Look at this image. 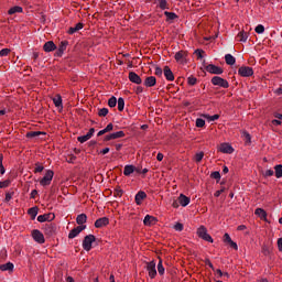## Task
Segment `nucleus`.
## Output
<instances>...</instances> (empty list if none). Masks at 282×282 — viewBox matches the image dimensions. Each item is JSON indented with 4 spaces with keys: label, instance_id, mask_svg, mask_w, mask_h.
<instances>
[{
    "label": "nucleus",
    "instance_id": "obj_59",
    "mask_svg": "<svg viewBox=\"0 0 282 282\" xmlns=\"http://www.w3.org/2000/svg\"><path fill=\"white\" fill-rule=\"evenodd\" d=\"M36 195H39V191L33 189L30 194L31 199H36Z\"/></svg>",
    "mask_w": 282,
    "mask_h": 282
},
{
    "label": "nucleus",
    "instance_id": "obj_58",
    "mask_svg": "<svg viewBox=\"0 0 282 282\" xmlns=\"http://www.w3.org/2000/svg\"><path fill=\"white\" fill-rule=\"evenodd\" d=\"M271 124H273L274 127H281L282 122H281V120L273 119V120L271 121Z\"/></svg>",
    "mask_w": 282,
    "mask_h": 282
},
{
    "label": "nucleus",
    "instance_id": "obj_33",
    "mask_svg": "<svg viewBox=\"0 0 282 282\" xmlns=\"http://www.w3.org/2000/svg\"><path fill=\"white\" fill-rule=\"evenodd\" d=\"M200 116H202V118H205V120H208V122H215V120H219V115L210 116V115L204 113V115H200Z\"/></svg>",
    "mask_w": 282,
    "mask_h": 282
},
{
    "label": "nucleus",
    "instance_id": "obj_60",
    "mask_svg": "<svg viewBox=\"0 0 282 282\" xmlns=\"http://www.w3.org/2000/svg\"><path fill=\"white\" fill-rule=\"evenodd\" d=\"M12 195H14V193H7L4 200L10 202L12 199Z\"/></svg>",
    "mask_w": 282,
    "mask_h": 282
},
{
    "label": "nucleus",
    "instance_id": "obj_46",
    "mask_svg": "<svg viewBox=\"0 0 282 282\" xmlns=\"http://www.w3.org/2000/svg\"><path fill=\"white\" fill-rule=\"evenodd\" d=\"M194 160L197 163L202 162L204 160V152L196 153Z\"/></svg>",
    "mask_w": 282,
    "mask_h": 282
},
{
    "label": "nucleus",
    "instance_id": "obj_45",
    "mask_svg": "<svg viewBox=\"0 0 282 282\" xmlns=\"http://www.w3.org/2000/svg\"><path fill=\"white\" fill-rule=\"evenodd\" d=\"M254 31L257 34H263L265 32V26H263L262 24H258Z\"/></svg>",
    "mask_w": 282,
    "mask_h": 282
},
{
    "label": "nucleus",
    "instance_id": "obj_27",
    "mask_svg": "<svg viewBox=\"0 0 282 282\" xmlns=\"http://www.w3.org/2000/svg\"><path fill=\"white\" fill-rule=\"evenodd\" d=\"M135 173V165H126L123 169V175H126V177H129V175Z\"/></svg>",
    "mask_w": 282,
    "mask_h": 282
},
{
    "label": "nucleus",
    "instance_id": "obj_7",
    "mask_svg": "<svg viewBox=\"0 0 282 282\" xmlns=\"http://www.w3.org/2000/svg\"><path fill=\"white\" fill-rule=\"evenodd\" d=\"M219 153H226L228 155H231V153H235V148L228 142L220 143L218 145Z\"/></svg>",
    "mask_w": 282,
    "mask_h": 282
},
{
    "label": "nucleus",
    "instance_id": "obj_43",
    "mask_svg": "<svg viewBox=\"0 0 282 282\" xmlns=\"http://www.w3.org/2000/svg\"><path fill=\"white\" fill-rule=\"evenodd\" d=\"M196 127L198 129H202V128L206 127V121L202 118L196 119Z\"/></svg>",
    "mask_w": 282,
    "mask_h": 282
},
{
    "label": "nucleus",
    "instance_id": "obj_16",
    "mask_svg": "<svg viewBox=\"0 0 282 282\" xmlns=\"http://www.w3.org/2000/svg\"><path fill=\"white\" fill-rule=\"evenodd\" d=\"M163 74L165 79L169 80V83H173V80H175V75L173 74V70H171V67L164 66Z\"/></svg>",
    "mask_w": 282,
    "mask_h": 282
},
{
    "label": "nucleus",
    "instance_id": "obj_24",
    "mask_svg": "<svg viewBox=\"0 0 282 282\" xmlns=\"http://www.w3.org/2000/svg\"><path fill=\"white\" fill-rule=\"evenodd\" d=\"M53 104L57 109H63V97L61 96V94L55 95V97L53 98Z\"/></svg>",
    "mask_w": 282,
    "mask_h": 282
},
{
    "label": "nucleus",
    "instance_id": "obj_44",
    "mask_svg": "<svg viewBox=\"0 0 282 282\" xmlns=\"http://www.w3.org/2000/svg\"><path fill=\"white\" fill-rule=\"evenodd\" d=\"M0 175H6V167L3 166V154H0Z\"/></svg>",
    "mask_w": 282,
    "mask_h": 282
},
{
    "label": "nucleus",
    "instance_id": "obj_34",
    "mask_svg": "<svg viewBox=\"0 0 282 282\" xmlns=\"http://www.w3.org/2000/svg\"><path fill=\"white\" fill-rule=\"evenodd\" d=\"M237 39L240 43H246V41H248V33L241 31L238 33Z\"/></svg>",
    "mask_w": 282,
    "mask_h": 282
},
{
    "label": "nucleus",
    "instance_id": "obj_32",
    "mask_svg": "<svg viewBox=\"0 0 282 282\" xmlns=\"http://www.w3.org/2000/svg\"><path fill=\"white\" fill-rule=\"evenodd\" d=\"M28 215H30L31 219H36V215H39V208L36 206L29 208Z\"/></svg>",
    "mask_w": 282,
    "mask_h": 282
},
{
    "label": "nucleus",
    "instance_id": "obj_47",
    "mask_svg": "<svg viewBox=\"0 0 282 282\" xmlns=\"http://www.w3.org/2000/svg\"><path fill=\"white\" fill-rule=\"evenodd\" d=\"M118 105V99H116V97H111L109 100H108V106L113 108Z\"/></svg>",
    "mask_w": 282,
    "mask_h": 282
},
{
    "label": "nucleus",
    "instance_id": "obj_29",
    "mask_svg": "<svg viewBox=\"0 0 282 282\" xmlns=\"http://www.w3.org/2000/svg\"><path fill=\"white\" fill-rule=\"evenodd\" d=\"M76 224H78V226H85L84 224H87V215L79 214L76 218Z\"/></svg>",
    "mask_w": 282,
    "mask_h": 282
},
{
    "label": "nucleus",
    "instance_id": "obj_21",
    "mask_svg": "<svg viewBox=\"0 0 282 282\" xmlns=\"http://www.w3.org/2000/svg\"><path fill=\"white\" fill-rule=\"evenodd\" d=\"M144 199H147V193L143 191L139 192L134 197L137 206H140Z\"/></svg>",
    "mask_w": 282,
    "mask_h": 282
},
{
    "label": "nucleus",
    "instance_id": "obj_41",
    "mask_svg": "<svg viewBox=\"0 0 282 282\" xmlns=\"http://www.w3.org/2000/svg\"><path fill=\"white\" fill-rule=\"evenodd\" d=\"M123 194H124V191H122V188L120 187H116L113 191V197H122Z\"/></svg>",
    "mask_w": 282,
    "mask_h": 282
},
{
    "label": "nucleus",
    "instance_id": "obj_38",
    "mask_svg": "<svg viewBox=\"0 0 282 282\" xmlns=\"http://www.w3.org/2000/svg\"><path fill=\"white\" fill-rule=\"evenodd\" d=\"M45 132L41 131H30L26 133V138H39V135H43Z\"/></svg>",
    "mask_w": 282,
    "mask_h": 282
},
{
    "label": "nucleus",
    "instance_id": "obj_31",
    "mask_svg": "<svg viewBox=\"0 0 282 282\" xmlns=\"http://www.w3.org/2000/svg\"><path fill=\"white\" fill-rule=\"evenodd\" d=\"M225 63L227 65H235V63H237V58H235V56H232V54H226L225 55Z\"/></svg>",
    "mask_w": 282,
    "mask_h": 282
},
{
    "label": "nucleus",
    "instance_id": "obj_57",
    "mask_svg": "<svg viewBox=\"0 0 282 282\" xmlns=\"http://www.w3.org/2000/svg\"><path fill=\"white\" fill-rule=\"evenodd\" d=\"M272 175H274V171H273V170H267V171L263 173V176H264V177H272Z\"/></svg>",
    "mask_w": 282,
    "mask_h": 282
},
{
    "label": "nucleus",
    "instance_id": "obj_51",
    "mask_svg": "<svg viewBox=\"0 0 282 282\" xmlns=\"http://www.w3.org/2000/svg\"><path fill=\"white\" fill-rule=\"evenodd\" d=\"M45 167L39 163L35 164L34 173H43Z\"/></svg>",
    "mask_w": 282,
    "mask_h": 282
},
{
    "label": "nucleus",
    "instance_id": "obj_37",
    "mask_svg": "<svg viewBox=\"0 0 282 282\" xmlns=\"http://www.w3.org/2000/svg\"><path fill=\"white\" fill-rule=\"evenodd\" d=\"M159 8L161 10H169V1L167 0H158Z\"/></svg>",
    "mask_w": 282,
    "mask_h": 282
},
{
    "label": "nucleus",
    "instance_id": "obj_26",
    "mask_svg": "<svg viewBox=\"0 0 282 282\" xmlns=\"http://www.w3.org/2000/svg\"><path fill=\"white\" fill-rule=\"evenodd\" d=\"M158 79L154 76L147 77L144 80L145 87H155Z\"/></svg>",
    "mask_w": 282,
    "mask_h": 282
},
{
    "label": "nucleus",
    "instance_id": "obj_54",
    "mask_svg": "<svg viewBox=\"0 0 282 282\" xmlns=\"http://www.w3.org/2000/svg\"><path fill=\"white\" fill-rule=\"evenodd\" d=\"M195 54H196V56H197L198 59L204 58V50L197 48V50L195 51Z\"/></svg>",
    "mask_w": 282,
    "mask_h": 282
},
{
    "label": "nucleus",
    "instance_id": "obj_28",
    "mask_svg": "<svg viewBox=\"0 0 282 282\" xmlns=\"http://www.w3.org/2000/svg\"><path fill=\"white\" fill-rule=\"evenodd\" d=\"M43 50L44 52H54V50H56V44H54L52 41H48L44 44Z\"/></svg>",
    "mask_w": 282,
    "mask_h": 282
},
{
    "label": "nucleus",
    "instance_id": "obj_52",
    "mask_svg": "<svg viewBox=\"0 0 282 282\" xmlns=\"http://www.w3.org/2000/svg\"><path fill=\"white\" fill-rule=\"evenodd\" d=\"M174 230H176L177 232H182V230H184V225L181 223H176L174 225Z\"/></svg>",
    "mask_w": 282,
    "mask_h": 282
},
{
    "label": "nucleus",
    "instance_id": "obj_62",
    "mask_svg": "<svg viewBox=\"0 0 282 282\" xmlns=\"http://www.w3.org/2000/svg\"><path fill=\"white\" fill-rule=\"evenodd\" d=\"M278 250L282 252V238L278 239Z\"/></svg>",
    "mask_w": 282,
    "mask_h": 282
},
{
    "label": "nucleus",
    "instance_id": "obj_40",
    "mask_svg": "<svg viewBox=\"0 0 282 282\" xmlns=\"http://www.w3.org/2000/svg\"><path fill=\"white\" fill-rule=\"evenodd\" d=\"M118 105V111H124V99L120 97L117 101Z\"/></svg>",
    "mask_w": 282,
    "mask_h": 282
},
{
    "label": "nucleus",
    "instance_id": "obj_3",
    "mask_svg": "<svg viewBox=\"0 0 282 282\" xmlns=\"http://www.w3.org/2000/svg\"><path fill=\"white\" fill-rule=\"evenodd\" d=\"M212 85L216 87H223V89H228V87H230V84L219 76H214L212 78Z\"/></svg>",
    "mask_w": 282,
    "mask_h": 282
},
{
    "label": "nucleus",
    "instance_id": "obj_19",
    "mask_svg": "<svg viewBox=\"0 0 282 282\" xmlns=\"http://www.w3.org/2000/svg\"><path fill=\"white\" fill-rule=\"evenodd\" d=\"M130 83H134V85H142V78L135 72H130L128 76Z\"/></svg>",
    "mask_w": 282,
    "mask_h": 282
},
{
    "label": "nucleus",
    "instance_id": "obj_39",
    "mask_svg": "<svg viewBox=\"0 0 282 282\" xmlns=\"http://www.w3.org/2000/svg\"><path fill=\"white\" fill-rule=\"evenodd\" d=\"M164 14L166 15L167 21H175V19H177V14L174 12L165 11Z\"/></svg>",
    "mask_w": 282,
    "mask_h": 282
},
{
    "label": "nucleus",
    "instance_id": "obj_12",
    "mask_svg": "<svg viewBox=\"0 0 282 282\" xmlns=\"http://www.w3.org/2000/svg\"><path fill=\"white\" fill-rule=\"evenodd\" d=\"M54 219H56V215H54V213L37 216V221L40 224H44V221H54Z\"/></svg>",
    "mask_w": 282,
    "mask_h": 282
},
{
    "label": "nucleus",
    "instance_id": "obj_14",
    "mask_svg": "<svg viewBox=\"0 0 282 282\" xmlns=\"http://www.w3.org/2000/svg\"><path fill=\"white\" fill-rule=\"evenodd\" d=\"M94 133H96V129L90 128L86 135H82L77 138V141L80 142V144H85L87 140H91L94 137Z\"/></svg>",
    "mask_w": 282,
    "mask_h": 282
},
{
    "label": "nucleus",
    "instance_id": "obj_9",
    "mask_svg": "<svg viewBox=\"0 0 282 282\" xmlns=\"http://www.w3.org/2000/svg\"><path fill=\"white\" fill-rule=\"evenodd\" d=\"M31 237L36 241V243H45V236L39 229H33Z\"/></svg>",
    "mask_w": 282,
    "mask_h": 282
},
{
    "label": "nucleus",
    "instance_id": "obj_49",
    "mask_svg": "<svg viewBox=\"0 0 282 282\" xmlns=\"http://www.w3.org/2000/svg\"><path fill=\"white\" fill-rule=\"evenodd\" d=\"M154 74L155 76L162 77V74H164V70L160 66L154 67Z\"/></svg>",
    "mask_w": 282,
    "mask_h": 282
},
{
    "label": "nucleus",
    "instance_id": "obj_20",
    "mask_svg": "<svg viewBox=\"0 0 282 282\" xmlns=\"http://www.w3.org/2000/svg\"><path fill=\"white\" fill-rule=\"evenodd\" d=\"M254 215H257V217H259L262 221H267L268 223V212H265V209H263V208H256Z\"/></svg>",
    "mask_w": 282,
    "mask_h": 282
},
{
    "label": "nucleus",
    "instance_id": "obj_56",
    "mask_svg": "<svg viewBox=\"0 0 282 282\" xmlns=\"http://www.w3.org/2000/svg\"><path fill=\"white\" fill-rule=\"evenodd\" d=\"M54 231V225H50L48 227L45 228V235H52Z\"/></svg>",
    "mask_w": 282,
    "mask_h": 282
},
{
    "label": "nucleus",
    "instance_id": "obj_35",
    "mask_svg": "<svg viewBox=\"0 0 282 282\" xmlns=\"http://www.w3.org/2000/svg\"><path fill=\"white\" fill-rule=\"evenodd\" d=\"M158 272L160 276H164L165 269H164V264L162 263V258H159Z\"/></svg>",
    "mask_w": 282,
    "mask_h": 282
},
{
    "label": "nucleus",
    "instance_id": "obj_4",
    "mask_svg": "<svg viewBox=\"0 0 282 282\" xmlns=\"http://www.w3.org/2000/svg\"><path fill=\"white\" fill-rule=\"evenodd\" d=\"M96 242V236L94 235H88L84 238L83 240V249L86 250V252H89L91 250V245Z\"/></svg>",
    "mask_w": 282,
    "mask_h": 282
},
{
    "label": "nucleus",
    "instance_id": "obj_23",
    "mask_svg": "<svg viewBox=\"0 0 282 282\" xmlns=\"http://www.w3.org/2000/svg\"><path fill=\"white\" fill-rule=\"evenodd\" d=\"M178 204L182 205L183 207H186L191 204V198L184 194H181L178 196Z\"/></svg>",
    "mask_w": 282,
    "mask_h": 282
},
{
    "label": "nucleus",
    "instance_id": "obj_53",
    "mask_svg": "<svg viewBox=\"0 0 282 282\" xmlns=\"http://www.w3.org/2000/svg\"><path fill=\"white\" fill-rule=\"evenodd\" d=\"M210 177H213V180H221V174L216 171L210 174Z\"/></svg>",
    "mask_w": 282,
    "mask_h": 282
},
{
    "label": "nucleus",
    "instance_id": "obj_48",
    "mask_svg": "<svg viewBox=\"0 0 282 282\" xmlns=\"http://www.w3.org/2000/svg\"><path fill=\"white\" fill-rule=\"evenodd\" d=\"M109 113V109H107V108H101V109H99V111H98V116L100 117V118H105V116H107Z\"/></svg>",
    "mask_w": 282,
    "mask_h": 282
},
{
    "label": "nucleus",
    "instance_id": "obj_10",
    "mask_svg": "<svg viewBox=\"0 0 282 282\" xmlns=\"http://www.w3.org/2000/svg\"><path fill=\"white\" fill-rule=\"evenodd\" d=\"M174 58L176 63H180L181 65H184L186 63V58H188V52L186 51H178L175 55Z\"/></svg>",
    "mask_w": 282,
    "mask_h": 282
},
{
    "label": "nucleus",
    "instance_id": "obj_63",
    "mask_svg": "<svg viewBox=\"0 0 282 282\" xmlns=\"http://www.w3.org/2000/svg\"><path fill=\"white\" fill-rule=\"evenodd\" d=\"M221 193H224V188L216 191V192L214 193V196H215V197H220Z\"/></svg>",
    "mask_w": 282,
    "mask_h": 282
},
{
    "label": "nucleus",
    "instance_id": "obj_64",
    "mask_svg": "<svg viewBox=\"0 0 282 282\" xmlns=\"http://www.w3.org/2000/svg\"><path fill=\"white\" fill-rule=\"evenodd\" d=\"M275 94H276L278 96H282V87L278 88V89L275 90Z\"/></svg>",
    "mask_w": 282,
    "mask_h": 282
},
{
    "label": "nucleus",
    "instance_id": "obj_30",
    "mask_svg": "<svg viewBox=\"0 0 282 282\" xmlns=\"http://www.w3.org/2000/svg\"><path fill=\"white\" fill-rule=\"evenodd\" d=\"M23 12V7L20 6H15L9 9L8 14L12 15V14H21Z\"/></svg>",
    "mask_w": 282,
    "mask_h": 282
},
{
    "label": "nucleus",
    "instance_id": "obj_50",
    "mask_svg": "<svg viewBox=\"0 0 282 282\" xmlns=\"http://www.w3.org/2000/svg\"><path fill=\"white\" fill-rule=\"evenodd\" d=\"M10 184H12V181L10 180H6L0 182V188H8V186H10Z\"/></svg>",
    "mask_w": 282,
    "mask_h": 282
},
{
    "label": "nucleus",
    "instance_id": "obj_42",
    "mask_svg": "<svg viewBox=\"0 0 282 282\" xmlns=\"http://www.w3.org/2000/svg\"><path fill=\"white\" fill-rule=\"evenodd\" d=\"M187 85H191L192 87L195 86V85H197V77H195V76H189V77L187 78Z\"/></svg>",
    "mask_w": 282,
    "mask_h": 282
},
{
    "label": "nucleus",
    "instance_id": "obj_15",
    "mask_svg": "<svg viewBox=\"0 0 282 282\" xmlns=\"http://www.w3.org/2000/svg\"><path fill=\"white\" fill-rule=\"evenodd\" d=\"M158 217L155 216H151V215H145L144 219H143V226H155L158 224Z\"/></svg>",
    "mask_w": 282,
    "mask_h": 282
},
{
    "label": "nucleus",
    "instance_id": "obj_11",
    "mask_svg": "<svg viewBox=\"0 0 282 282\" xmlns=\"http://www.w3.org/2000/svg\"><path fill=\"white\" fill-rule=\"evenodd\" d=\"M87 228V225L77 226L74 229H72L68 234V239H76V236L83 232Z\"/></svg>",
    "mask_w": 282,
    "mask_h": 282
},
{
    "label": "nucleus",
    "instance_id": "obj_61",
    "mask_svg": "<svg viewBox=\"0 0 282 282\" xmlns=\"http://www.w3.org/2000/svg\"><path fill=\"white\" fill-rule=\"evenodd\" d=\"M156 160L158 162H162V160H164V154H162V152H159L156 155Z\"/></svg>",
    "mask_w": 282,
    "mask_h": 282
},
{
    "label": "nucleus",
    "instance_id": "obj_36",
    "mask_svg": "<svg viewBox=\"0 0 282 282\" xmlns=\"http://www.w3.org/2000/svg\"><path fill=\"white\" fill-rule=\"evenodd\" d=\"M274 171H275V177L278 180H281V177H282V165L281 164L275 165Z\"/></svg>",
    "mask_w": 282,
    "mask_h": 282
},
{
    "label": "nucleus",
    "instance_id": "obj_5",
    "mask_svg": "<svg viewBox=\"0 0 282 282\" xmlns=\"http://www.w3.org/2000/svg\"><path fill=\"white\" fill-rule=\"evenodd\" d=\"M238 74L239 76H241L242 78H250V76L254 75V69H252V67L250 66H241L238 69Z\"/></svg>",
    "mask_w": 282,
    "mask_h": 282
},
{
    "label": "nucleus",
    "instance_id": "obj_8",
    "mask_svg": "<svg viewBox=\"0 0 282 282\" xmlns=\"http://www.w3.org/2000/svg\"><path fill=\"white\" fill-rule=\"evenodd\" d=\"M145 270L148 272V275L151 279H155V276H158V270L155 269V261L152 260L150 262H147Z\"/></svg>",
    "mask_w": 282,
    "mask_h": 282
},
{
    "label": "nucleus",
    "instance_id": "obj_13",
    "mask_svg": "<svg viewBox=\"0 0 282 282\" xmlns=\"http://www.w3.org/2000/svg\"><path fill=\"white\" fill-rule=\"evenodd\" d=\"M124 131H117V132H113V133H110V134H107L105 137V142H109L111 140H118L120 138H124Z\"/></svg>",
    "mask_w": 282,
    "mask_h": 282
},
{
    "label": "nucleus",
    "instance_id": "obj_2",
    "mask_svg": "<svg viewBox=\"0 0 282 282\" xmlns=\"http://www.w3.org/2000/svg\"><path fill=\"white\" fill-rule=\"evenodd\" d=\"M52 180H54V171L47 170L45 175L40 180V185L50 186V184H52Z\"/></svg>",
    "mask_w": 282,
    "mask_h": 282
},
{
    "label": "nucleus",
    "instance_id": "obj_25",
    "mask_svg": "<svg viewBox=\"0 0 282 282\" xmlns=\"http://www.w3.org/2000/svg\"><path fill=\"white\" fill-rule=\"evenodd\" d=\"M0 270L2 272H12L14 270V263L7 262L4 264H0Z\"/></svg>",
    "mask_w": 282,
    "mask_h": 282
},
{
    "label": "nucleus",
    "instance_id": "obj_55",
    "mask_svg": "<svg viewBox=\"0 0 282 282\" xmlns=\"http://www.w3.org/2000/svg\"><path fill=\"white\" fill-rule=\"evenodd\" d=\"M10 48H2L0 51V56L3 57V56H8V54H10Z\"/></svg>",
    "mask_w": 282,
    "mask_h": 282
},
{
    "label": "nucleus",
    "instance_id": "obj_18",
    "mask_svg": "<svg viewBox=\"0 0 282 282\" xmlns=\"http://www.w3.org/2000/svg\"><path fill=\"white\" fill-rule=\"evenodd\" d=\"M107 226H109V218L108 217H101V218H98L95 221V228H105Z\"/></svg>",
    "mask_w": 282,
    "mask_h": 282
},
{
    "label": "nucleus",
    "instance_id": "obj_22",
    "mask_svg": "<svg viewBox=\"0 0 282 282\" xmlns=\"http://www.w3.org/2000/svg\"><path fill=\"white\" fill-rule=\"evenodd\" d=\"M85 28V24L83 22H78L75 26H70L67 31V34H76V32H79V30H83Z\"/></svg>",
    "mask_w": 282,
    "mask_h": 282
},
{
    "label": "nucleus",
    "instance_id": "obj_1",
    "mask_svg": "<svg viewBox=\"0 0 282 282\" xmlns=\"http://www.w3.org/2000/svg\"><path fill=\"white\" fill-rule=\"evenodd\" d=\"M196 235L197 237H199V239H203V241H208V243H213L215 241L213 239V236L208 234V229L204 225L197 228Z\"/></svg>",
    "mask_w": 282,
    "mask_h": 282
},
{
    "label": "nucleus",
    "instance_id": "obj_6",
    "mask_svg": "<svg viewBox=\"0 0 282 282\" xmlns=\"http://www.w3.org/2000/svg\"><path fill=\"white\" fill-rule=\"evenodd\" d=\"M205 69L208 74H214L216 76H220V74H224V69L220 66L214 64L206 65Z\"/></svg>",
    "mask_w": 282,
    "mask_h": 282
},
{
    "label": "nucleus",
    "instance_id": "obj_17",
    "mask_svg": "<svg viewBox=\"0 0 282 282\" xmlns=\"http://www.w3.org/2000/svg\"><path fill=\"white\" fill-rule=\"evenodd\" d=\"M224 243H227L234 250H239V246L237 245V242L232 241V238H230L229 234L224 235Z\"/></svg>",
    "mask_w": 282,
    "mask_h": 282
}]
</instances>
